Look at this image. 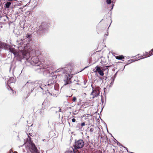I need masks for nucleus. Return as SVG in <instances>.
I'll use <instances>...</instances> for the list:
<instances>
[{"label":"nucleus","instance_id":"f257e3e1","mask_svg":"<svg viewBox=\"0 0 153 153\" xmlns=\"http://www.w3.org/2000/svg\"><path fill=\"white\" fill-rule=\"evenodd\" d=\"M70 70H71L70 67L68 66L67 68H60L54 72V73L61 72L62 73V76L64 77V85H70L71 83L70 80L72 76L70 75L71 73Z\"/></svg>","mask_w":153,"mask_h":153},{"label":"nucleus","instance_id":"f03ea898","mask_svg":"<svg viewBox=\"0 0 153 153\" xmlns=\"http://www.w3.org/2000/svg\"><path fill=\"white\" fill-rule=\"evenodd\" d=\"M10 52L13 53L15 56H17L20 59L28 58V56L30 55V53L26 51H21L17 53L15 51V49L13 48H10Z\"/></svg>","mask_w":153,"mask_h":153},{"label":"nucleus","instance_id":"7ed1b4c3","mask_svg":"<svg viewBox=\"0 0 153 153\" xmlns=\"http://www.w3.org/2000/svg\"><path fill=\"white\" fill-rule=\"evenodd\" d=\"M30 63L32 65L37 67V69H41L42 68V65L41 64V62L39 60V59L37 56L32 57L30 61Z\"/></svg>","mask_w":153,"mask_h":153},{"label":"nucleus","instance_id":"20e7f679","mask_svg":"<svg viewBox=\"0 0 153 153\" xmlns=\"http://www.w3.org/2000/svg\"><path fill=\"white\" fill-rule=\"evenodd\" d=\"M25 88L27 92L30 93L32 92L35 88L34 81L31 80H28L25 84Z\"/></svg>","mask_w":153,"mask_h":153},{"label":"nucleus","instance_id":"39448f33","mask_svg":"<svg viewBox=\"0 0 153 153\" xmlns=\"http://www.w3.org/2000/svg\"><path fill=\"white\" fill-rule=\"evenodd\" d=\"M48 25L46 22H42L39 27V29L36 31V33L39 36L44 34L47 29Z\"/></svg>","mask_w":153,"mask_h":153},{"label":"nucleus","instance_id":"423d86ee","mask_svg":"<svg viewBox=\"0 0 153 153\" xmlns=\"http://www.w3.org/2000/svg\"><path fill=\"white\" fill-rule=\"evenodd\" d=\"M35 89H38L40 91H43L45 89V84L42 83V81L36 80L34 81Z\"/></svg>","mask_w":153,"mask_h":153},{"label":"nucleus","instance_id":"0eeeda50","mask_svg":"<svg viewBox=\"0 0 153 153\" xmlns=\"http://www.w3.org/2000/svg\"><path fill=\"white\" fill-rule=\"evenodd\" d=\"M53 87L48 89V93L51 96H54L59 93V87L58 85H56Z\"/></svg>","mask_w":153,"mask_h":153},{"label":"nucleus","instance_id":"6e6552de","mask_svg":"<svg viewBox=\"0 0 153 153\" xmlns=\"http://www.w3.org/2000/svg\"><path fill=\"white\" fill-rule=\"evenodd\" d=\"M53 76L51 77L47 82L48 84H45V89L50 88L51 87H53V86H56V84H55V79L56 78V75L53 76Z\"/></svg>","mask_w":153,"mask_h":153},{"label":"nucleus","instance_id":"1a4fd4ad","mask_svg":"<svg viewBox=\"0 0 153 153\" xmlns=\"http://www.w3.org/2000/svg\"><path fill=\"white\" fill-rule=\"evenodd\" d=\"M84 143L83 140L80 139L77 141L76 140L73 146L74 149L75 150L81 149L83 147Z\"/></svg>","mask_w":153,"mask_h":153},{"label":"nucleus","instance_id":"9d476101","mask_svg":"<svg viewBox=\"0 0 153 153\" xmlns=\"http://www.w3.org/2000/svg\"><path fill=\"white\" fill-rule=\"evenodd\" d=\"M28 150L31 153H40L35 144L31 142H29Z\"/></svg>","mask_w":153,"mask_h":153},{"label":"nucleus","instance_id":"9b49d317","mask_svg":"<svg viewBox=\"0 0 153 153\" xmlns=\"http://www.w3.org/2000/svg\"><path fill=\"white\" fill-rule=\"evenodd\" d=\"M102 67L97 66L95 68V69L93 70L94 72H98L100 75L103 76L104 74L103 71H102L101 69Z\"/></svg>","mask_w":153,"mask_h":153},{"label":"nucleus","instance_id":"f8f14e48","mask_svg":"<svg viewBox=\"0 0 153 153\" xmlns=\"http://www.w3.org/2000/svg\"><path fill=\"white\" fill-rule=\"evenodd\" d=\"M91 86L92 85H91ZM93 91L91 93V95L93 96V98L97 97L100 94V92L99 90L97 88L94 89L93 87H92Z\"/></svg>","mask_w":153,"mask_h":153},{"label":"nucleus","instance_id":"ddd939ff","mask_svg":"<svg viewBox=\"0 0 153 153\" xmlns=\"http://www.w3.org/2000/svg\"><path fill=\"white\" fill-rule=\"evenodd\" d=\"M25 40V39H24L23 40L22 39H20L16 41V44L17 45H18V48H19L20 47H21L22 46V45L25 42H23V41H24Z\"/></svg>","mask_w":153,"mask_h":153},{"label":"nucleus","instance_id":"4468645a","mask_svg":"<svg viewBox=\"0 0 153 153\" xmlns=\"http://www.w3.org/2000/svg\"><path fill=\"white\" fill-rule=\"evenodd\" d=\"M16 78L15 77H10L7 81L8 84H10L12 83H15L16 81Z\"/></svg>","mask_w":153,"mask_h":153},{"label":"nucleus","instance_id":"2eb2a0df","mask_svg":"<svg viewBox=\"0 0 153 153\" xmlns=\"http://www.w3.org/2000/svg\"><path fill=\"white\" fill-rule=\"evenodd\" d=\"M51 111H55L56 113L57 112H61V109L59 107H52L51 108Z\"/></svg>","mask_w":153,"mask_h":153},{"label":"nucleus","instance_id":"dca6fc26","mask_svg":"<svg viewBox=\"0 0 153 153\" xmlns=\"http://www.w3.org/2000/svg\"><path fill=\"white\" fill-rule=\"evenodd\" d=\"M152 55V52H146V55L147 56H146L145 57H142L141 58L139 59H138V60H140L142 59H144L147 57H149L150 56Z\"/></svg>","mask_w":153,"mask_h":153},{"label":"nucleus","instance_id":"f3484780","mask_svg":"<svg viewBox=\"0 0 153 153\" xmlns=\"http://www.w3.org/2000/svg\"><path fill=\"white\" fill-rule=\"evenodd\" d=\"M32 37L31 34L27 33L26 36V38L28 40V42H29L30 41L31 38Z\"/></svg>","mask_w":153,"mask_h":153},{"label":"nucleus","instance_id":"a211bd4d","mask_svg":"<svg viewBox=\"0 0 153 153\" xmlns=\"http://www.w3.org/2000/svg\"><path fill=\"white\" fill-rule=\"evenodd\" d=\"M27 134L28 136V137L29 139V140L28 138L27 139V141H28L29 142H31L30 139L31 138L30 137V136H32V134L31 133H27Z\"/></svg>","mask_w":153,"mask_h":153},{"label":"nucleus","instance_id":"6ab92c4d","mask_svg":"<svg viewBox=\"0 0 153 153\" xmlns=\"http://www.w3.org/2000/svg\"><path fill=\"white\" fill-rule=\"evenodd\" d=\"M77 152V151L72 148V150L67 151L65 153H76Z\"/></svg>","mask_w":153,"mask_h":153},{"label":"nucleus","instance_id":"aec40b11","mask_svg":"<svg viewBox=\"0 0 153 153\" xmlns=\"http://www.w3.org/2000/svg\"><path fill=\"white\" fill-rule=\"evenodd\" d=\"M116 59H118V60H123V59H124V56L123 55H121L119 56H116ZM124 60H123V61Z\"/></svg>","mask_w":153,"mask_h":153},{"label":"nucleus","instance_id":"412c9836","mask_svg":"<svg viewBox=\"0 0 153 153\" xmlns=\"http://www.w3.org/2000/svg\"><path fill=\"white\" fill-rule=\"evenodd\" d=\"M138 60V59H137V60L135 59H130L128 60V63H127L128 64H129L132 63L133 62H134L135 61H136Z\"/></svg>","mask_w":153,"mask_h":153},{"label":"nucleus","instance_id":"4be33fe9","mask_svg":"<svg viewBox=\"0 0 153 153\" xmlns=\"http://www.w3.org/2000/svg\"><path fill=\"white\" fill-rule=\"evenodd\" d=\"M11 4V3L10 1L7 2V3L5 4V7L7 8H9L10 5Z\"/></svg>","mask_w":153,"mask_h":153},{"label":"nucleus","instance_id":"5701e85b","mask_svg":"<svg viewBox=\"0 0 153 153\" xmlns=\"http://www.w3.org/2000/svg\"><path fill=\"white\" fill-rule=\"evenodd\" d=\"M110 66H106L103 68L102 67L101 68L102 70V71L103 72V71H104L105 70L108 69V68L109 67H110Z\"/></svg>","mask_w":153,"mask_h":153},{"label":"nucleus","instance_id":"b1692460","mask_svg":"<svg viewBox=\"0 0 153 153\" xmlns=\"http://www.w3.org/2000/svg\"><path fill=\"white\" fill-rule=\"evenodd\" d=\"M92 126V127L94 126V125H92L90 126V130H89V131L91 132H93L94 130V128L93 127H91Z\"/></svg>","mask_w":153,"mask_h":153},{"label":"nucleus","instance_id":"393cba45","mask_svg":"<svg viewBox=\"0 0 153 153\" xmlns=\"http://www.w3.org/2000/svg\"><path fill=\"white\" fill-rule=\"evenodd\" d=\"M111 82L110 83V84L111 85H113L114 82V78H111Z\"/></svg>","mask_w":153,"mask_h":153},{"label":"nucleus","instance_id":"a878e982","mask_svg":"<svg viewBox=\"0 0 153 153\" xmlns=\"http://www.w3.org/2000/svg\"><path fill=\"white\" fill-rule=\"evenodd\" d=\"M80 127H81V126L80 125V123H78L76 126V128L78 129H80Z\"/></svg>","mask_w":153,"mask_h":153},{"label":"nucleus","instance_id":"bb28decb","mask_svg":"<svg viewBox=\"0 0 153 153\" xmlns=\"http://www.w3.org/2000/svg\"><path fill=\"white\" fill-rule=\"evenodd\" d=\"M117 145L118 146H122L124 147L125 148L127 149V148L123 146L119 142L117 141Z\"/></svg>","mask_w":153,"mask_h":153},{"label":"nucleus","instance_id":"cd10ccee","mask_svg":"<svg viewBox=\"0 0 153 153\" xmlns=\"http://www.w3.org/2000/svg\"><path fill=\"white\" fill-rule=\"evenodd\" d=\"M106 2L107 4H111V0H106Z\"/></svg>","mask_w":153,"mask_h":153},{"label":"nucleus","instance_id":"c85d7f7f","mask_svg":"<svg viewBox=\"0 0 153 153\" xmlns=\"http://www.w3.org/2000/svg\"><path fill=\"white\" fill-rule=\"evenodd\" d=\"M80 125L81 126V127L82 128V126H83L85 125V122H83L81 124H80Z\"/></svg>","mask_w":153,"mask_h":153},{"label":"nucleus","instance_id":"c756f323","mask_svg":"<svg viewBox=\"0 0 153 153\" xmlns=\"http://www.w3.org/2000/svg\"><path fill=\"white\" fill-rule=\"evenodd\" d=\"M76 97H74L73 98L72 101L74 102H75L76 101Z\"/></svg>","mask_w":153,"mask_h":153},{"label":"nucleus","instance_id":"7c9ffc66","mask_svg":"<svg viewBox=\"0 0 153 153\" xmlns=\"http://www.w3.org/2000/svg\"><path fill=\"white\" fill-rule=\"evenodd\" d=\"M76 120L75 118H73L72 119V121L73 123H74L76 122Z\"/></svg>","mask_w":153,"mask_h":153},{"label":"nucleus","instance_id":"2f4dec72","mask_svg":"<svg viewBox=\"0 0 153 153\" xmlns=\"http://www.w3.org/2000/svg\"><path fill=\"white\" fill-rule=\"evenodd\" d=\"M96 57L95 55V54H93L91 56V59H92V58H95Z\"/></svg>","mask_w":153,"mask_h":153},{"label":"nucleus","instance_id":"473e14b6","mask_svg":"<svg viewBox=\"0 0 153 153\" xmlns=\"http://www.w3.org/2000/svg\"><path fill=\"white\" fill-rule=\"evenodd\" d=\"M108 32H107V34L106 35V36H105V35L104 36V37L105 38L106 36H108Z\"/></svg>","mask_w":153,"mask_h":153},{"label":"nucleus","instance_id":"72a5a7b5","mask_svg":"<svg viewBox=\"0 0 153 153\" xmlns=\"http://www.w3.org/2000/svg\"><path fill=\"white\" fill-rule=\"evenodd\" d=\"M114 142H115L117 143V141H118L115 139L114 138Z\"/></svg>","mask_w":153,"mask_h":153},{"label":"nucleus","instance_id":"f704fd0d","mask_svg":"<svg viewBox=\"0 0 153 153\" xmlns=\"http://www.w3.org/2000/svg\"><path fill=\"white\" fill-rule=\"evenodd\" d=\"M112 7L111 9H113V7L114 6V4H112Z\"/></svg>","mask_w":153,"mask_h":153},{"label":"nucleus","instance_id":"c9c22d12","mask_svg":"<svg viewBox=\"0 0 153 153\" xmlns=\"http://www.w3.org/2000/svg\"><path fill=\"white\" fill-rule=\"evenodd\" d=\"M101 101L103 103V98H101Z\"/></svg>","mask_w":153,"mask_h":153},{"label":"nucleus","instance_id":"e433bc0d","mask_svg":"<svg viewBox=\"0 0 153 153\" xmlns=\"http://www.w3.org/2000/svg\"><path fill=\"white\" fill-rule=\"evenodd\" d=\"M12 151V150L11 149H10V152L9 153H11Z\"/></svg>","mask_w":153,"mask_h":153},{"label":"nucleus","instance_id":"4c0bfd02","mask_svg":"<svg viewBox=\"0 0 153 153\" xmlns=\"http://www.w3.org/2000/svg\"><path fill=\"white\" fill-rule=\"evenodd\" d=\"M15 14L18 15H19V13L18 12H16L15 13Z\"/></svg>","mask_w":153,"mask_h":153},{"label":"nucleus","instance_id":"58836bf2","mask_svg":"<svg viewBox=\"0 0 153 153\" xmlns=\"http://www.w3.org/2000/svg\"><path fill=\"white\" fill-rule=\"evenodd\" d=\"M86 81H84V84L85 85V83H86Z\"/></svg>","mask_w":153,"mask_h":153},{"label":"nucleus","instance_id":"ea45409f","mask_svg":"<svg viewBox=\"0 0 153 153\" xmlns=\"http://www.w3.org/2000/svg\"><path fill=\"white\" fill-rule=\"evenodd\" d=\"M126 65H125V66H124V67L123 68V70H122V71L125 68V67Z\"/></svg>","mask_w":153,"mask_h":153},{"label":"nucleus","instance_id":"a19ab883","mask_svg":"<svg viewBox=\"0 0 153 153\" xmlns=\"http://www.w3.org/2000/svg\"><path fill=\"white\" fill-rule=\"evenodd\" d=\"M151 52H152V53L153 52V48L152 49L151 51Z\"/></svg>","mask_w":153,"mask_h":153},{"label":"nucleus","instance_id":"79ce46f5","mask_svg":"<svg viewBox=\"0 0 153 153\" xmlns=\"http://www.w3.org/2000/svg\"><path fill=\"white\" fill-rule=\"evenodd\" d=\"M118 71L117 72H116V73H115V74L114 75H116L117 74V73Z\"/></svg>","mask_w":153,"mask_h":153},{"label":"nucleus","instance_id":"37998d69","mask_svg":"<svg viewBox=\"0 0 153 153\" xmlns=\"http://www.w3.org/2000/svg\"><path fill=\"white\" fill-rule=\"evenodd\" d=\"M115 76H116V75H114V77H112L111 78H114V79H115Z\"/></svg>","mask_w":153,"mask_h":153},{"label":"nucleus","instance_id":"c03bdc74","mask_svg":"<svg viewBox=\"0 0 153 153\" xmlns=\"http://www.w3.org/2000/svg\"><path fill=\"white\" fill-rule=\"evenodd\" d=\"M13 153H17V152H13Z\"/></svg>","mask_w":153,"mask_h":153},{"label":"nucleus","instance_id":"a18cd8bd","mask_svg":"<svg viewBox=\"0 0 153 153\" xmlns=\"http://www.w3.org/2000/svg\"><path fill=\"white\" fill-rule=\"evenodd\" d=\"M71 90H75V89H73V88H71Z\"/></svg>","mask_w":153,"mask_h":153},{"label":"nucleus","instance_id":"49530a36","mask_svg":"<svg viewBox=\"0 0 153 153\" xmlns=\"http://www.w3.org/2000/svg\"><path fill=\"white\" fill-rule=\"evenodd\" d=\"M2 25H1V26H0V27H1V28H2Z\"/></svg>","mask_w":153,"mask_h":153},{"label":"nucleus","instance_id":"de8ad7c7","mask_svg":"<svg viewBox=\"0 0 153 153\" xmlns=\"http://www.w3.org/2000/svg\"><path fill=\"white\" fill-rule=\"evenodd\" d=\"M68 124H69V125H70V123H68Z\"/></svg>","mask_w":153,"mask_h":153},{"label":"nucleus","instance_id":"09e8293b","mask_svg":"<svg viewBox=\"0 0 153 153\" xmlns=\"http://www.w3.org/2000/svg\"><path fill=\"white\" fill-rule=\"evenodd\" d=\"M88 67V66L86 67H85V68H87Z\"/></svg>","mask_w":153,"mask_h":153},{"label":"nucleus","instance_id":"8fccbe9b","mask_svg":"<svg viewBox=\"0 0 153 153\" xmlns=\"http://www.w3.org/2000/svg\"><path fill=\"white\" fill-rule=\"evenodd\" d=\"M76 84L79 85V83H77Z\"/></svg>","mask_w":153,"mask_h":153},{"label":"nucleus","instance_id":"3c124183","mask_svg":"<svg viewBox=\"0 0 153 153\" xmlns=\"http://www.w3.org/2000/svg\"><path fill=\"white\" fill-rule=\"evenodd\" d=\"M10 89H11V90H12V91H13L12 89L11 88H10Z\"/></svg>","mask_w":153,"mask_h":153},{"label":"nucleus","instance_id":"603ef678","mask_svg":"<svg viewBox=\"0 0 153 153\" xmlns=\"http://www.w3.org/2000/svg\"><path fill=\"white\" fill-rule=\"evenodd\" d=\"M112 2L113 3H114V2H113V1H112Z\"/></svg>","mask_w":153,"mask_h":153},{"label":"nucleus","instance_id":"864d4df0","mask_svg":"<svg viewBox=\"0 0 153 153\" xmlns=\"http://www.w3.org/2000/svg\"><path fill=\"white\" fill-rule=\"evenodd\" d=\"M110 25H111V24H110L109 26V27H110Z\"/></svg>","mask_w":153,"mask_h":153},{"label":"nucleus","instance_id":"5fc2aeb1","mask_svg":"<svg viewBox=\"0 0 153 153\" xmlns=\"http://www.w3.org/2000/svg\"><path fill=\"white\" fill-rule=\"evenodd\" d=\"M110 25H111V24H110L109 26V27H110Z\"/></svg>","mask_w":153,"mask_h":153},{"label":"nucleus","instance_id":"6e6d98bb","mask_svg":"<svg viewBox=\"0 0 153 153\" xmlns=\"http://www.w3.org/2000/svg\"><path fill=\"white\" fill-rule=\"evenodd\" d=\"M110 25H111V24H110L109 26V27H110Z\"/></svg>","mask_w":153,"mask_h":153},{"label":"nucleus","instance_id":"4d7b16f0","mask_svg":"<svg viewBox=\"0 0 153 153\" xmlns=\"http://www.w3.org/2000/svg\"><path fill=\"white\" fill-rule=\"evenodd\" d=\"M78 105H79V103L78 104Z\"/></svg>","mask_w":153,"mask_h":153},{"label":"nucleus","instance_id":"13d9d810","mask_svg":"<svg viewBox=\"0 0 153 153\" xmlns=\"http://www.w3.org/2000/svg\"><path fill=\"white\" fill-rule=\"evenodd\" d=\"M88 115H89L90 114H87Z\"/></svg>","mask_w":153,"mask_h":153},{"label":"nucleus","instance_id":"bf43d9fd","mask_svg":"<svg viewBox=\"0 0 153 153\" xmlns=\"http://www.w3.org/2000/svg\"><path fill=\"white\" fill-rule=\"evenodd\" d=\"M66 97H68V96H66Z\"/></svg>","mask_w":153,"mask_h":153},{"label":"nucleus","instance_id":"052dcab7","mask_svg":"<svg viewBox=\"0 0 153 153\" xmlns=\"http://www.w3.org/2000/svg\"><path fill=\"white\" fill-rule=\"evenodd\" d=\"M27 153H28V151H27Z\"/></svg>","mask_w":153,"mask_h":153},{"label":"nucleus","instance_id":"680f3d73","mask_svg":"<svg viewBox=\"0 0 153 153\" xmlns=\"http://www.w3.org/2000/svg\"><path fill=\"white\" fill-rule=\"evenodd\" d=\"M107 130L108 131V129H107Z\"/></svg>","mask_w":153,"mask_h":153},{"label":"nucleus","instance_id":"e2e57ef3","mask_svg":"<svg viewBox=\"0 0 153 153\" xmlns=\"http://www.w3.org/2000/svg\"><path fill=\"white\" fill-rule=\"evenodd\" d=\"M71 96H69V97H71Z\"/></svg>","mask_w":153,"mask_h":153},{"label":"nucleus","instance_id":"0e129e2a","mask_svg":"<svg viewBox=\"0 0 153 153\" xmlns=\"http://www.w3.org/2000/svg\"><path fill=\"white\" fill-rule=\"evenodd\" d=\"M127 150V151H128V150Z\"/></svg>","mask_w":153,"mask_h":153},{"label":"nucleus","instance_id":"69168bd1","mask_svg":"<svg viewBox=\"0 0 153 153\" xmlns=\"http://www.w3.org/2000/svg\"><path fill=\"white\" fill-rule=\"evenodd\" d=\"M152 55H153V53L152 54Z\"/></svg>","mask_w":153,"mask_h":153}]
</instances>
